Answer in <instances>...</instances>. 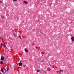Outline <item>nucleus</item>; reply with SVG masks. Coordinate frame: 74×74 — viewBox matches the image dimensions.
<instances>
[{"instance_id": "1", "label": "nucleus", "mask_w": 74, "mask_h": 74, "mask_svg": "<svg viewBox=\"0 0 74 74\" xmlns=\"http://www.w3.org/2000/svg\"><path fill=\"white\" fill-rule=\"evenodd\" d=\"M1 60H4V58L3 56H1Z\"/></svg>"}, {"instance_id": "8", "label": "nucleus", "mask_w": 74, "mask_h": 74, "mask_svg": "<svg viewBox=\"0 0 74 74\" xmlns=\"http://www.w3.org/2000/svg\"><path fill=\"white\" fill-rule=\"evenodd\" d=\"M47 70H49V71H50V68H48L47 69Z\"/></svg>"}, {"instance_id": "6", "label": "nucleus", "mask_w": 74, "mask_h": 74, "mask_svg": "<svg viewBox=\"0 0 74 74\" xmlns=\"http://www.w3.org/2000/svg\"><path fill=\"white\" fill-rule=\"evenodd\" d=\"M25 52H28V50H27V49H25Z\"/></svg>"}, {"instance_id": "23", "label": "nucleus", "mask_w": 74, "mask_h": 74, "mask_svg": "<svg viewBox=\"0 0 74 74\" xmlns=\"http://www.w3.org/2000/svg\"><path fill=\"white\" fill-rule=\"evenodd\" d=\"M44 72H45V71H44Z\"/></svg>"}, {"instance_id": "18", "label": "nucleus", "mask_w": 74, "mask_h": 74, "mask_svg": "<svg viewBox=\"0 0 74 74\" xmlns=\"http://www.w3.org/2000/svg\"><path fill=\"white\" fill-rule=\"evenodd\" d=\"M2 3V1H0V3Z\"/></svg>"}, {"instance_id": "21", "label": "nucleus", "mask_w": 74, "mask_h": 74, "mask_svg": "<svg viewBox=\"0 0 74 74\" xmlns=\"http://www.w3.org/2000/svg\"><path fill=\"white\" fill-rule=\"evenodd\" d=\"M36 49H37V47H36Z\"/></svg>"}, {"instance_id": "11", "label": "nucleus", "mask_w": 74, "mask_h": 74, "mask_svg": "<svg viewBox=\"0 0 74 74\" xmlns=\"http://www.w3.org/2000/svg\"><path fill=\"white\" fill-rule=\"evenodd\" d=\"M1 18L2 19H4V17L3 16H1Z\"/></svg>"}, {"instance_id": "10", "label": "nucleus", "mask_w": 74, "mask_h": 74, "mask_svg": "<svg viewBox=\"0 0 74 74\" xmlns=\"http://www.w3.org/2000/svg\"><path fill=\"white\" fill-rule=\"evenodd\" d=\"M14 36L15 37H16V34H14Z\"/></svg>"}, {"instance_id": "9", "label": "nucleus", "mask_w": 74, "mask_h": 74, "mask_svg": "<svg viewBox=\"0 0 74 74\" xmlns=\"http://www.w3.org/2000/svg\"><path fill=\"white\" fill-rule=\"evenodd\" d=\"M3 47H4L5 48H6V46H5V44H4L3 45Z\"/></svg>"}, {"instance_id": "3", "label": "nucleus", "mask_w": 74, "mask_h": 74, "mask_svg": "<svg viewBox=\"0 0 74 74\" xmlns=\"http://www.w3.org/2000/svg\"><path fill=\"white\" fill-rule=\"evenodd\" d=\"M71 39L72 40V42L74 41V37H72L71 38Z\"/></svg>"}, {"instance_id": "16", "label": "nucleus", "mask_w": 74, "mask_h": 74, "mask_svg": "<svg viewBox=\"0 0 74 74\" xmlns=\"http://www.w3.org/2000/svg\"><path fill=\"white\" fill-rule=\"evenodd\" d=\"M60 71H62V72H63V71L62 70H60Z\"/></svg>"}, {"instance_id": "7", "label": "nucleus", "mask_w": 74, "mask_h": 74, "mask_svg": "<svg viewBox=\"0 0 74 74\" xmlns=\"http://www.w3.org/2000/svg\"><path fill=\"white\" fill-rule=\"evenodd\" d=\"M3 62L2 61H1L0 62V64H3Z\"/></svg>"}, {"instance_id": "13", "label": "nucleus", "mask_w": 74, "mask_h": 74, "mask_svg": "<svg viewBox=\"0 0 74 74\" xmlns=\"http://www.w3.org/2000/svg\"><path fill=\"white\" fill-rule=\"evenodd\" d=\"M18 37H19L20 38V39H21V40H22V38H21V36H20L19 35V36H18Z\"/></svg>"}, {"instance_id": "2", "label": "nucleus", "mask_w": 74, "mask_h": 74, "mask_svg": "<svg viewBox=\"0 0 74 74\" xmlns=\"http://www.w3.org/2000/svg\"><path fill=\"white\" fill-rule=\"evenodd\" d=\"M9 70V68H8L7 67L5 69V71H8Z\"/></svg>"}, {"instance_id": "4", "label": "nucleus", "mask_w": 74, "mask_h": 74, "mask_svg": "<svg viewBox=\"0 0 74 74\" xmlns=\"http://www.w3.org/2000/svg\"><path fill=\"white\" fill-rule=\"evenodd\" d=\"M19 66H21L23 64L22 63V62H20L19 63Z\"/></svg>"}, {"instance_id": "22", "label": "nucleus", "mask_w": 74, "mask_h": 74, "mask_svg": "<svg viewBox=\"0 0 74 74\" xmlns=\"http://www.w3.org/2000/svg\"><path fill=\"white\" fill-rule=\"evenodd\" d=\"M0 74H2V73H0Z\"/></svg>"}, {"instance_id": "19", "label": "nucleus", "mask_w": 74, "mask_h": 74, "mask_svg": "<svg viewBox=\"0 0 74 74\" xmlns=\"http://www.w3.org/2000/svg\"><path fill=\"white\" fill-rule=\"evenodd\" d=\"M44 62V61L42 60V61H41V62Z\"/></svg>"}, {"instance_id": "5", "label": "nucleus", "mask_w": 74, "mask_h": 74, "mask_svg": "<svg viewBox=\"0 0 74 74\" xmlns=\"http://www.w3.org/2000/svg\"><path fill=\"white\" fill-rule=\"evenodd\" d=\"M23 3L26 4H27V1H23Z\"/></svg>"}, {"instance_id": "15", "label": "nucleus", "mask_w": 74, "mask_h": 74, "mask_svg": "<svg viewBox=\"0 0 74 74\" xmlns=\"http://www.w3.org/2000/svg\"><path fill=\"white\" fill-rule=\"evenodd\" d=\"M40 71V70L38 69V70H37V72H39V71Z\"/></svg>"}, {"instance_id": "20", "label": "nucleus", "mask_w": 74, "mask_h": 74, "mask_svg": "<svg viewBox=\"0 0 74 74\" xmlns=\"http://www.w3.org/2000/svg\"><path fill=\"white\" fill-rule=\"evenodd\" d=\"M3 74H4V72H3Z\"/></svg>"}, {"instance_id": "17", "label": "nucleus", "mask_w": 74, "mask_h": 74, "mask_svg": "<svg viewBox=\"0 0 74 74\" xmlns=\"http://www.w3.org/2000/svg\"><path fill=\"white\" fill-rule=\"evenodd\" d=\"M17 1V0H13V1Z\"/></svg>"}, {"instance_id": "14", "label": "nucleus", "mask_w": 74, "mask_h": 74, "mask_svg": "<svg viewBox=\"0 0 74 74\" xmlns=\"http://www.w3.org/2000/svg\"><path fill=\"white\" fill-rule=\"evenodd\" d=\"M1 47H3V44H2V43L1 44Z\"/></svg>"}, {"instance_id": "12", "label": "nucleus", "mask_w": 74, "mask_h": 74, "mask_svg": "<svg viewBox=\"0 0 74 74\" xmlns=\"http://www.w3.org/2000/svg\"><path fill=\"white\" fill-rule=\"evenodd\" d=\"M4 69H1V71L2 72H3V71Z\"/></svg>"}]
</instances>
